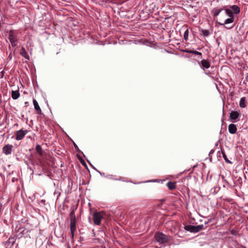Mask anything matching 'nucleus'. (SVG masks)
I'll list each match as a JSON object with an SVG mask.
<instances>
[{"label":"nucleus","instance_id":"4be33fe9","mask_svg":"<svg viewBox=\"0 0 248 248\" xmlns=\"http://www.w3.org/2000/svg\"><path fill=\"white\" fill-rule=\"evenodd\" d=\"M188 34H189V31L188 29H186L184 34V37L186 41H187L188 39Z\"/></svg>","mask_w":248,"mask_h":248},{"label":"nucleus","instance_id":"f03ea898","mask_svg":"<svg viewBox=\"0 0 248 248\" xmlns=\"http://www.w3.org/2000/svg\"><path fill=\"white\" fill-rule=\"evenodd\" d=\"M70 231L72 237L74 236L75 232L76 230V219L75 212L72 211L70 214Z\"/></svg>","mask_w":248,"mask_h":248},{"label":"nucleus","instance_id":"c85d7f7f","mask_svg":"<svg viewBox=\"0 0 248 248\" xmlns=\"http://www.w3.org/2000/svg\"><path fill=\"white\" fill-rule=\"evenodd\" d=\"M232 27H231L230 28H228V29H231V28H232Z\"/></svg>","mask_w":248,"mask_h":248},{"label":"nucleus","instance_id":"cd10ccee","mask_svg":"<svg viewBox=\"0 0 248 248\" xmlns=\"http://www.w3.org/2000/svg\"><path fill=\"white\" fill-rule=\"evenodd\" d=\"M54 194H57V192L56 191L54 192Z\"/></svg>","mask_w":248,"mask_h":248},{"label":"nucleus","instance_id":"a211bd4d","mask_svg":"<svg viewBox=\"0 0 248 248\" xmlns=\"http://www.w3.org/2000/svg\"><path fill=\"white\" fill-rule=\"evenodd\" d=\"M193 228H194V225H186L184 227V229L185 230L188 231L189 232H192Z\"/></svg>","mask_w":248,"mask_h":248},{"label":"nucleus","instance_id":"f257e3e1","mask_svg":"<svg viewBox=\"0 0 248 248\" xmlns=\"http://www.w3.org/2000/svg\"><path fill=\"white\" fill-rule=\"evenodd\" d=\"M18 32L17 31L10 30L9 32L8 39L12 46H16L18 41Z\"/></svg>","mask_w":248,"mask_h":248},{"label":"nucleus","instance_id":"f8f14e48","mask_svg":"<svg viewBox=\"0 0 248 248\" xmlns=\"http://www.w3.org/2000/svg\"><path fill=\"white\" fill-rule=\"evenodd\" d=\"M20 54L23 57H24L27 60H29L30 57L28 55L27 52L26 51L25 48L24 47H22L20 51Z\"/></svg>","mask_w":248,"mask_h":248},{"label":"nucleus","instance_id":"6e6552de","mask_svg":"<svg viewBox=\"0 0 248 248\" xmlns=\"http://www.w3.org/2000/svg\"><path fill=\"white\" fill-rule=\"evenodd\" d=\"M240 114L236 111H232L230 113V118L233 122H237V119L239 118Z\"/></svg>","mask_w":248,"mask_h":248},{"label":"nucleus","instance_id":"9b49d317","mask_svg":"<svg viewBox=\"0 0 248 248\" xmlns=\"http://www.w3.org/2000/svg\"><path fill=\"white\" fill-rule=\"evenodd\" d=\"M228 130L230 133L234 134L236 132L237 127L234 124H231L228 126Z\"/></svg>","mask_w":248,"mask_h":248},{"label":"nucleus","instance_id":"1a4fd4ad","mask_svg":"<svg viewBox=\"0 0 248 248\" xmlns=\"http://www.w3.org/2000/svg\"><path fill=\"white\" fill-rule=\"evenodd\" d=\"M199 63L201 65V68L204 70L205 69H208L210 67V62L206 60H202Z\"/></svg>","mask_w":248,"mask_h":248},{"label":"nucleus","instance_id":"f3484780","mask_svg":"<svg viewBox=\"0 0 248 248\" xmlns=\"http://www.w3.org/2000/svg\"><path fill=\"white\" fill-rule=\"evenodd\" d=\"M239 106L242 108H244L246 107V99H245V97H242L240 99V102H239Z\"/></svg>","mask_w":248,"mask_h":248},{"label":"nucleus","instance_id":"2eb2a0df","mask_svg":"<svg viewBox=\"0 0 248 248\" xmlns=\"http://www.w3.org/2000/svg\"><path fill=\"white\" fill-rule=\"evenodd\" d=\"M167 185L170 189H174L176 187V184L171 181L169 182Z\"/></svg>","mask_w":248,"mask_h":248},{"label":"nucleus","instance_id":"a878e982","mask_svg":"<svg viewBox=\"0 0 248 248\" xmlns=\"http://www.w3.org/2000/svg\"><path fill=\"white\" fill-rule=\"evenodd\" d=\"M208 222H209V221L205 222V224H207L208 223Z\"/></svg>","mask_w":248,"mask_h":248},{"label":"nucleus","instance_id":"412c9836","mask_svg":"<svg viewBox=\"0 0 248 248\" xmlns=\"http://www.w3.org/2000/svg\"><path fill=\"white\" fill-rule=\"evenodd\" d=\"M231 8L235 14H238L240 12V8L237 5H233Z\"/></svg>","mask_w":248,"mask_h":248},{"label":"nucleus","instance_id":"b1692460","mask_svg":"<svg viewBox=\"0 0 248 248\" xmlns=\"http://www.w3.org/2000/svg\"><path fill=\"white\" fill-rule=\"evenodd\" d=\"M190 53H193V54H196V55H202V53H201V52H198V51H190Z\"/></svg>","mask_w":248,"mask_h":248},{"label":"nucleus","instance_id":"6ab92c4d","mask_svg":"<svg viewBox=\"0 0 248 248\" xmlns=\"http://www.w3.org/2000/svg\"><path fill=\"white\" fill-rule=\"evenodd\" d=\"M200 34H201V35H202L204 37H207V36H208L209 35L210 33H209V31L208 30H202L200 31Z\"/></svg>","mask_w":248,"mask_h":248},{"label":"nucleus","instance_id":"bb28decb","mask_svg":"<svg viewBox=\"0 0 248 248\" xmlns=\"http://www.w3.org/2000/svg\"><path fill=\"white\" fill-rule=\"evenodd\" d=\"M231 232H232V234H234V232H233V231H231Z\"/></svg>","mask_w":248,"mask_h":248},{"label":"nucleus","instance_id":"9d476101","mask_svg":"<svg viewBox=\"0 0 248 248\" xmlns=\"http://www.w3.org/2000/svg\"><path fill=\"white\" fill-rule=\"evenodd\" d=\"M33 104L34 107V109L35 111H36L37 114H41L42 113V110L37 102V101L34 99L33 100Z\"/></svg>","mask_w":248,"mask_h":248},{"label":"nucleus","instance_id":"5701e85b","mask_svg":"<svg viewBox=\"0 0 248 248\" xmlns=\"http://www.w3.org/2000/svg\"><path fill=\"white\" fill-rule=\"evenodd\" d=\"M223 157L224 159V160L226 161V162L228 163H231V161L227 158V155L224 153H222Z\"/></svg>","mask_w":248,"mask_h":248},{"label":"nucleus","instance_id":"39448f33","mask_svg":"<svg viewBox=\"0 0 248 248\" xmlns=\"http://www.w3.org/2000/svg\"><path fill=\"white\" fill-rule=\"evenodd\" d=\"M224 14L226 16H228L229 17L227 18L224 23H221V25L224 26L225 24L232 23L234 21V16L233 13L231 10L226 9L225 10Z\"/></svg>","mask_w":248,"mask_h":248},{"label":"nucleus","instance_id":"0eeeda50","mask_svg":"<svg viewBox=\"0 0 248 248\" xmlns=\"http://www.w3.org/2000/svg\"><path fill=\"white\" fill-rule=\"evenodd\" d=\"M28 132V131L27 130H23L22 129H20L16 132V140H20L23 139L26 134Z\"/></svg>","mask_w":248,"mask_h":248},{"label":"nucleus","instance_id":"ddd939ff","mask_svg":"<svg viewBox=\"0 0 248 248\" xmlns=\"http://www.w3.org/2000/svg\"><path fill=\"white\" fill-rule=\"evenodd\" d=\"M20 96L19 90L12 91L11 96L13 99H17Z\"/></svg>","mask_w":248,"mask_h":248},{"label":"nucleus","instance_id":"4468645a","mask_svg":"<svg viewBox=\"0 0 248 248\" xmlns=\"http://www.w3.org/2000/svg\"><path fill=\"white\" fill-rule=\"evenodd\" d=\"M204 229V226L202 224L199 225L197 226H194L192 232L196 233Z\"/></svg>","mask_w":248,"mask_h":248},{"label":"nucleus","instance_id":"393cba45","mask_svg":"<svg viewBox=\"0 0 248 248\" xmlns=\"http://www.w3.org/2000/svg\"><path fill=\"white\" fill-rule=\"evenodd\" d=\"M25 106L27 107V106H29V102H25Z\"/></svg>","mask_w":248,"mask_h":248},{"label":"nucleus","instance_id":"423d86ee","mask_svg":"<svg viewBox=\"0 0 248 248\" xmlns=\"http://www.w3.org/2000/svg\"><path fill=\"white\" fill-rule=\"evenodd\" d=\"M13 148L14 147L12 145L7 144L2 148V152L6 155H11L13 152Z\"/></svg>","mask_w":248,"mask_h":248},{"label":"nucleus","instance_id":"20e7f679","mask_svg":"<svg viewBox=\"0 0 248 248\" xmlns=\"http://www.w3.org/2000/svg\"><path fill=\"white\" fill-rule=\"evenodd\" d=\"M104 216V213L103 212H94L93 215L94 224L96 225H99Z\"/></svg>","mask_w":248,"mask_h":248},{"label":"nucleus","instance_id":"aec40b11","mask_svg":"<svg viewBox=\"0 0 248 248\" xmlns=\"http://www.w3.org/2000/svg\"><path fill=\"white\" fill-rule=\"evenodd\" d=\"M36 150L38 152V153L40 155H43V150L42 148V147L40 145H37L36 146Z\"/></svg>","mask_w":248,"mask_h":248},{"label":"nucleus","instance_id":"dca6fc26","mask_svg":"<svg viewBox=\"0 0 248 248\" xmlns=\"http://www.w3.org/2000/svg\"><path fill=\"white\" fill-rule=\"evenodd\" d=\"M223 10V9H217V8L213 9L212 10V12H213L214 16H217L218 15H219L220 13Z\"/></svg>","mask_w":248,"mask_h":248},{"label":"nucleus","instance_id":"7ed1b4c3","mask_svg":"<svg viewBox=\"0 0 248 248\" xmlns=\"http://www.w3.org/2000/svg\"><path fill=\"white\" fill-rule=\"evenodd\" d=\"M155 240L159 244H165L169 241V238L162 232H157L154 236Z\"/></svg>","mask_w":248,"mask_h":248}]
</instances>
